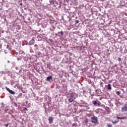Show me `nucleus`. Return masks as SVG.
Returning a JSON list of instances; mask_svg holds the SVG:
<instances>
[{"instance_id": "nucleus-6", "label": "nucleus", "mask_w": 127, "mask_h": 127, "mask_svg": "<svg viewBox=\"0 0 127 127\" xmlns=\"http://www.w3.org/2000/svg\"><path fill=\"white\" fill-rule=\"evenodd\" d=\"M52 80H53L52 76L49 75L47 77L46 81H47L48 82H50V81H52Z\"/></svg>"}, {"instance_id": "nucleus-35", "label": "nucleus", "mask_w": 127, "mask_h": 127, "mask_svg": "<svg viewBox=\"0 0 127 127\" xmlns=\"http://www.w3.org/2000/svg\"><path fill=\"white\" fill-rule=\"evenodd\" d=\"M24 9H25V10H26V9H27V8H24Z\"/></svg>"}, {"instance_id": "nucleus-18", "label": "nucleus", "mask_w": 127, "mask_h": 127, "mask_svg": "<svg viewBox=\"0 0 127 127\" xmlns=\"http://www.w3.org/2000/svg\"><path fill=\"white\" fill-rule=\"evenodd\" d=\"M27 60H28V58L26 57L24 58V61H27Z\"/></svg>"}, {"instance_id": "nucleus-15", "label": "nucleus", "mask_w": 127, "mask_h": 127, "mask_svg": "<svg viewBox=\"0 0 127 127\" xmlns=\"http://www.w3.org/2000/svg\"><path fill=\"white\" fill-rule=\"evenodd\" d=\"M116 94H117V95H118V96H120V95H121V91H117V92H116Z\"/></svg>"}, {"instance_id": "nucleus-23", "label": "nucleus", "mask_w": 127, "mask_h": 127, "mask_svg": "<svg viewBox=\"0 0 127 127\" xmlns=\"http://www.w3.org/2000/svg\"><path fill=\"white\" fill-rule=\"evenodd\" d=\"M97 105L99 107H100V105H101V103L99 102V103H97Z\"/></svg>"}, {"instance_id": "nucleus-8", "label": "nucleus", "mask_w": 127, "mask_h": 127, "mask_svg": "<svg viewBox=\"0 0 127 127\" xmlns=\"http://www.w3.org/2000/svg\"><path fill=\"white\" fill-rule=\"evenodd\" d=\"M117 119L118 120H125V119H127V117L125 116L124 117H120L119 116L116 117Z\"/></svg>"}, {"instance_id": "nucleus-19", "label": "nucleus", "mask_w": 127, "mask_h": 127, "mask_svg": "<svg viewBox=\"0 0 127 127\" xmlns=\"http://www.w3.org/2000/svg\"><path fill=\"white\" fill-rule=\"evenodd\" d=\"M107 127H113V125L112 124H108Z\"/></svg>"}, {"instance_id": "nucleus-22", "label": "nucleus", "mask_w": 127, "mask_h": 127, "mask_svg": "<svg viewBox=\"0 0 127 127\" xmlns=\"http://www.w3.org/2000/svg\"><path fill=\"white\" fill-rule=\"evenodd\" d=\"M9 48V46L8 45H6V49H8Z\"/></svg>"}, {"instance_id": "nucleus-41", "label": "nucleus", "mask_w": 127, "mask_h": 127, "mask_svg": "<svg viewBox=\"0 0 127 127\" xmlns=\"http://www.w3.org/2000/svg\"><path fill=\"white\" fill-rule=\"evenodd\" d=\"M20 15V16H22V14H21V15Z\"/></svg>"}, {"instance_id": "nucleus-31", "label": "nucleus", "mask_w": 127, "mask_h": 127, "mask_svg": "<svg viewBox=\"0 0 127 127\" xmlns=\"http://www.w3.org/2000/svg\"><path fill=\"white\" fill-rule=\"evenodd\" d=\"M15 69H16V70H18V67H15Z\"/></svg>"}, {"instance_id": "nucleus-20", "label": "nucleus", "mask_w": 127, "mask_h": 127, "mask_svg": "<svg viewBox=\"0 0 127 127\" xmlns=\"http://www.w3.org/2000/svg\"><path fill=\"white\" fill-rule=\"evenodd\" d=\"M75 23H76V24H78V23H79V20H75Z\"/></svg>"}, {"instance_id": "nucleus-11", "label": "nucleus", "mask_w": 127, "mask_h": 127, "mask_svg": "<svg viewBox=\"0 0 127 127\" xmlns=\"http://www.w3.org/2000/svg\"><path fill=\"white\" fill-rule=\"evenodd\" d=\"M21 97H22V93H20L18 94V95H17V96L16 97V98L20 99V98H21Z\"/></svg>"}, {"instance_id": "nucleus-24", "label": "nucleus", "mask_w": 127, "mask_h": 127, "mask_svg": "<svg viewBox=\"0 0 127 127\" xmlns=\"http://www.w3.org/2000/svg\"><path fill=\"white\" fill-rule=\"evenodd\" d=\"M4 126H5V127H8V124H4Z\"/></svg>"}, {"instance_id": "nucleus-5", "label": "nucleus", "mask_w": 127, "mask_h": 127, "mask_svg": "<svg viewBox=\"0 0 127 127\" xmlns=\"http://www.w3.org/2000/svg\"><path fill=\"white\" fill-rule=\"evenodd\" d=\"M48 121H49V124H52V123H53V121H54V118L51 116L48 118Z\"/></svg>"}, {"instance_id": "nucleus-1", "label": "nucleus", "mask_w": 127, "mask_h": 127, "mask_svg": "<svg viewBox=\"0 0 127 127\" xmlns=\"http://www.w3.org/2000/svg\"><path fill=\"white\" fill-rule=\"evenodd\" d=\"M91 123H93V124H97L98 123V118L96 117L95 116H93L91 118Z\"/></svg>"}, {"instance_id": "nucleus-2", "label": "nucleus", "mask_w": 127, "mask_h": 127, "mask_svg": "<svg viewBox=\"0 0 127 127\" xmlns=\"http://www.w3.org/2000/svg\"><path fill=\"white\" fill-rule=\"evenodd\" d=\"M69 95L70 96V98L68 99V101L69 103H72L73 101H74V94L72 93H69Z\"/></svg>"}, {"instance_id": "nucleus-12", "label": "nucleus", "mask_w": 127, "mask_h": 127, "mask_svg": "<svg viewBox=\"0 0 127 127\" xmlns=\"http://www.w3.org/2000/svg\"><path fill=\"white\" fill-rule=\"evenodd\" d=\"M34 47L35 48V50H38V49H39V47L37 44L34 45Z\"/></svg>"}, {"instance_id": "nucleus-32", "label": "nucleus", "mask_w": 127, "mask_h": 127, "mask_svg": "<svg viewBox=\"0 0 127 127\" xmlns=\"http://www.w3.org/2000/svg\"><path fill=\"white\" fill-rule=\"evenodd\" d=\"M24 110H25V111H27V108H24Z\"/></svg>"}, {"instance_id": "nucleus-38", "label": "nucleus", "mask_w": 127, "mask_h": 127, "mask_svg": "<svg viewBox=\"0 0 127 127\" xmlns=\"http://www.w3.org/2000/svg\"><path fill=\"white\" fill-rule=\"evenodd\" d=\"M50 2L51 3L52 2V0H50Z\"/></svg>"}, {"instance_id": "nucleus-16", "label": "nucleus", "mask_w": 127, "mask_h": 127, "mask_svg": "<svg viewBox=\"0 0 127 127\" xmlns=\"http://www.w3.org/2000/svg\"><path fill=\"white\" fill-rule=\"evenodd\" d=\"M84 122H85V124H87V123H88V122H89V120H88V119L86 118V119L84 120Z\"/></svg>"}, {"instance_id": "nucleus-29", "label": "nucleus", "mask_w": 127, "mask_h": 127, "mask_svg": "<svg viewBox=\"0 0 127 127\" xmlns=\"http://www.w3.org/2000/svg\"><path fill=\"white\" fill-rule=\"evenodd\" d=\"M18 27H19L18 28V29H20V25H18Z\"/></svg>"}, {"instance_id": "nucleus-4", "label": "nucleus", "mask_w": 127, "mask_h": 127, "mask_svg": "<svg viewBox=\"0 0 127 127\" xmlns=\"http://www.w3.org/2000/svg\"><path fill=\"white\" fill-rule=\"evenodd\" d=\"M122 112L123 113L127 112V104H126L124 107H122Z\"/></svg>"}, {"instance_id": "nucleus-44", "label": "nucleus", "mask_w": 127, "mask_h": 127, "mask_svg": "<svg viewBox=\"0 0 127 127\" xmlns=\"http://www.w3.org/2000/svg\"><path fill=\"white\" fill-rule=\"evenodd\" d=\"M75 18H77V17H75Z\"/></svg>"}, {"instance_id": "nucleus-39", "label": "nucleus", "mask_w": 127, "mask_h": 127, "mask_svg": "<svg viewBox=\"0 0 127 127\" xmlns=\"http://www.w3.org/2000/svg\"><path fill=\"white\" fill-rule=\"evenodd\" d=\"M7 54V52H5V54Z\"/></svg>"}, {"instance_id": "nucleus-9", "label": "nucleus", "mask_w": 127, "mask_h": 127, "mask_svg": "<svg viewBox=\"0 0 127 127\" xmlns=\"http://www.w3.org/2000/svg\"><path fill=\"white\" fill-rule=\"evenodd\" d=\"M58 34L59 35V36H63L64 34V33L63 32V31H61V32H58Z\"/></svg>"}, {"instance_id": "nucleus-30", "label": "nucleus", "mask_w": 127, "mask_h": 127, "mask_svg": "<svg viewBox=\"0 0 127 127\" xmlns=\"http://www.w3.org/2000/svg\"><path fill=\"white\" fill-rule=\"evenodd\" d=\"M22 54H23V55H24V54H25V53H24V52H22Z\"/></svg>"}, {"instance_id": "nucleus-36", "label": "nucleus", "mask_w": 127, "mask_h": 127, "mask_svg": "<svg viewBox=\"0 0 127 127\" xmlns=\"http://www.w3.org/2000/svg\"><path fill=\"white\" fill-rule=\"evenodd\" d=\"M20 5H22V3H20Z\"/></svg>"}, {"instance_id": "nucleus-25", "label": "nucleus", "mask_w": 127, "mask_h": 127, "mask_svg": "<svg viewBox=\"0 0 127 127\" xmlns=\"http://www.w3.org/2000/svg\"><path fill=\"white\" fill-rule=\"evenodd\" d=\"M8 50H9V51H11V48H9Z\"/></svg>"}, {"instance_id": "nucleus-37", "label": "nucleus", "mask_w": 127, "mask_h": 127, "mask_svg": "<svg viewBox=\"0 0 127 127\" xmlns=\"http://www.w3.org/2000/svg\"><path fill=\"white\" fill-rule=\"evenodd\" d=\"M117 66H118V65L115 64V67H117Z\"/></svg>"}, {"instance_id": "nucleus-3", "label": "nucleus", "mask_w": 127, "mask_h": 127, "mask_svg": "<svg viewBox=\"0 0 127 127\" xmlns=\"http://www.w3.org/2000/svg\"><path fill=\"white\" fill-rule=\"evenodd\" d=\"M5 89L7 92H9L10 94H11L12 95H14L15 94L14 91L9 89V88H7V87H5Z\"/></svg>"}, {"instance_id": "nucleus-34", "label": "nucleus", "mask_w": 127, "mask_h": 127, "mask_svg": "<svg viewBox=\"0 0 127 127\" xmlns=\"http://www.w3.org/2000/svg\"><path fill=\"white\" fill-rule=\"evenodd\" d=\"M7 63H10V62H9V61H7Z\"/></svg>"}, {"instance_id": "nucleus-17", "label": "nucleus", "mask_w": 127, "mask_h": 127, "mask_svg": "<svg viewBox=\"0 0 127 127\" xmlns=\"http://www.w3.org/2000/svg\"><path fill=\"white\" fill-rule=\"evenodd\" d=\"M113 124H118V123H119V121H114L112 122Z\"/></svg>"}, {"instance_id": "nucleus-33", "label": "nucleus", "mask_w": 127, "mask_h": 127, "mask_svg": "<svg viewBox=\"0 0 127 127\" xmlns=\"http://www.w3.org/2000/svg\"><path fill=\"white\" fill-rule=\"evenodd\" d=\"M83 93H86V91L85 90H83Z\"/></svg>"}, {"instance_id": "nucleus-10", "label": "nucleus", "mask_w": 127, "mask_h": 127, "mask_svg": "<svg viewBox=\"0 0 127 127\" xmlns=\"http://www.w3.org/2000/svg\"><path fill=\"white\" fill-rule=\"evenodd\" d=\"M108 90H109V91H111V90H112V85H111V84H108Z\"/></svg>"}, {"instance_id": "nucleus-26", "label": "nucleus", "mask_w": 127, "mask_h": 127, "mask_svg": "<svg viewBox=\"0 0 127 127\" xmlns=\"http://www.w3.org/2000/svg\"><path fill=\"white\" fill-rule=\"evenodd\" d=\"M22 17L24 20H25V18H24V16H22Z\"/></svg>"}, {"instance_id": "nucleus-40", "label": "nucleus", "mask_w": 127, "mask_h": 127, "mask_svg": "<svg viewBox=\"0 0 127 127\" xmlns=\"http://www.w3.org/2000/svg\"><path fill=\"white\" fill-rule=\"evenodd\" d=\"M121 5H124V4H122V3H121Z\"/></svg>"}, {"instance_id": "nucleus-46", "label": "nucleus", "mask_w": 127, "mask_h": 127, "mask_svg": "<svg viewBox=\"0 0 127 127\" xmlns=\"http://www.w3.org/2000/svg\"><path fill=\"white\" fill-rule=\"evenodd\" d=\"M17 74H18V72H17Z\"/></svg>"}, {"instance_id": "nucleus-43", "label": "nucleus", "mask_w": 127, "mask_h": 127, "mask_svg": "<svg viewBox=\"0 0 127 127\" xmlns=\"http://www.w3.org/2000/svg\"><path fill=\"white\" fill-rule=\"evenodd\" d=\"M81 104H85V103H81Z\"/></svg>"}, {"instance_id": "nucleus-27", "label": "nucleus", "mask_w": 127, "mask_h": 127, "mask_svg": "<svg viewBox=\"0 0 127 127\" xmlns=\"http://www.w3.org/2000/svg\"><path fill=\"white\" fill-rule=\"evenodd\" d=\"M17 61H19V60H21V59H20V58H17Z\"/></svg>"}, {"instance_id": "nucleus-13", "label": "nucleus", "mask_w": 127, "mask_h": 127, "mask_svg": "<svg viewBox=\"0 0 127 127\" xmlns=\"http://www.w3.org/2000/svg\"><path fill=\"white\" fill-rule=\"evenodd\" d=\"M93 105H94L96 107L98 106V102L97 101H95L93 102Z\"/></svg>"}, {"instance_id": "nucleus-7", "label": "nucleus", "mask_w": 127, "mask_h": 127, "mask_svg": "<svg viewBox=\"0 0 127 127\" xmlns=\"http://www.w3.org/2000/svg\"><path fill=\"white\" fill-rule=\"evenodd\" d=\"M34 42H35V40H34V39L33 38L29 42L28 44L29 45H33V44H34Z\"/></svg>"}, {"instance_id": "nucleus-45", "label": "nucleus", "mask_w": 127, "mask_h": 127, "mask_svg": "<svg viewBox=\"0 0 127 127\" xmlns=\"http://www.w3.org/2000/svg\"><path fill=\"white\" fill-rule=\"evenodd\" d=\"M28 20H29V19H28Z\"/></svg>"}, {"instance_id": "nucleus-21", "label": "nucleus", "mask_w": 127, "mask_h": 127, "mask_svg": "<svg viewBox=\"0 0 127 127\" xmlns=\"http://www.w3.org/2000/svg\"><path fill=\"white\" fill-rule=\"evenodd\" d=\"M118 61H119V62L122 61V58H118Z\"/></svg>"}, {"instance_id": "nucleus-42", "label": "nucleus", "mask_w": 127, "mask_h": 127, "mask_svg": "<svg viewBox=\"0 0 127 127\" xmlns=\"http://www.w3.org/2000/svg\"><path fill=\"white\" fill-rule=\"evenodd\" d=\"M21 71V70H20L19 71V72H20Z\"/></svg>"}, {"instance_id": "nucleus-14", "label": "nucleus", "mask_w": 127, "mask_h": 127, "mask_svg": "<svg viewBox=\"0 0 127 127\" xmlns=\"http://www.w3.org/2000/svg\"><path fill=\"white\" fill-rule=\"evenodd\" d=\"M52 27L53 29L50 28L51 31H54V30H55V27L53 26Z\"/></svg>"}, {"instance_id": "nucleus-28", "label": "nucleus", "mask_w": 127, "mask_h": 127, "mask_svg": "<svg viewBox=\"0 0 127 127\" xmlns=\"http://www.w3.org/2000/svg\"><path fill=\"white\" fill-rule=\"evenodd\" d=\"M55 34L56 36H58V34L55 33Z\"/></svg>"}]
</instances>
